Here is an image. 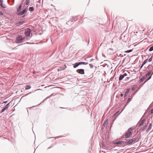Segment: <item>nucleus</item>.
Listing matches in <instances>:
<instances>
[{"instance_id": "ea45409f", "label": "nucleus", "mask_w": 153, "mask_h": 153, "mask_svg": "<svg viewBox=\"0 0 153 153\" xmlns=\"http://www.w3.org/2000/svg\"><path fill=\"white\" fill-rule=\"evenodd\" d=\"M150 113L151 114H153V108H152L150 111Z\"/></svg>"}, {"instance_id": "603ef678", "label": "nucleus", "mask_w": 153, "mask_h": 153, "mask_svg": "<svg viewBox=\"0 0 153 153\" xmlns=\"http://www.w3.org/2000/svg\"><path fill=\"white\" fill-rule=\"evenodd\" d=\"M93 60V59H91V61H92V60Z\"/></svg>"}, {"instance_id": "c03bdc74", "label": "nucleus", "mask_w": 153, "mask_h": 153, "mask_svg": "<svg viewBox=\"0 0 153 153\" xmlns=\"http://www.w3.org/2000/svg\"><path fill=\"white\" fill-rule=\"evenodd\" d=\"M143 65H143V64L142 63V65L141 66L140 68V69L142 68V67L143 66Z\"/></svg>"}, {"instance_id": "5fc2aeb1", "label": "nucleus", "mask_w": 153, "mask_h": 153, "mask_svg": "<svg viewBox=\"0 0 153 153\" xmlns=\"http://www.w3.org/2000/svg\"><path fill=\"white\" fill-rule=\"evenodd\" d=\"M52 137H50L49 138H51Z\"/></svg>"}, {"instance_id": "aec40b11", "label": "nucleus", "mask_w": 153, "mask_h": 153, "mask_svg": "<svg viewBox=\"0 0 153 153\" xmlns=\"http://www.w3.org/2000/svg\"><path fill=\"white\" fill-rule=\"evenodd\" d=\"M29 10L30 11H33L34 10V8L33 7H30L29 8Z\"/></svg>"}, {"instance_id": "c9c22d12", "label": "nucleus", "mask_w": 153, "mask_h": 153, "mask_svg": "<svg viewBox=\"0 0 153 153\" xmlns=\"http://www.w3.org/2000/svg\"><path fill=\"white\" fill-rule=\"evenodd\" d=\"M33 44L34 43H33V42L30 43L29 42H27L26 43L24 44Z\"/></svg>"}, {"instance_id": "a878e982", "label": "nucleus", "mask_w": 153, "mask_h": 153, "mask_svg": "<svg viewBox=\"0 0 153 153\" xmlns=\"http://www.w3.org/2000/svg\"><path fill=\"white\" fill-rule=\"evenodd\" d=\"M26 4V5H28L29 3V0H25Z\"/></svg>"}, {"instance_id": "2eb2a0df", "label": "nucleus", "mask_w": 153, "mask_h": 153, "mask_svg": "<svg viewBox=\"0 0 153 153\" xmlns=\"http://www.w3.org/2000/svg\"><path fill=\"white\" fill-rule=\"evenodd\" d=\"M152 123H150L149 126V127H148V128L146 130V132H148L152 128Z\"/></svg>"}, {"instance_id": "ddd939ff", "label": "nucleus", "mask_w": 153, "mask_h": 153, "mask_svg": "<svg viewBox=\"0 0 153 153\" xmlns=\"http://www.w3.org/2000/svg\"><path fill=\"white\" fill-rule=\"evenodd\" d=\"M130 89L129 88H128L126 90V91L125 92V94L124 95L125 97H126L128 95V93L130 91Z\"/></svg>"}, {"instance_id": "72a5a7b5", "label": "nucleus", "mask_w": 153, "mask_h": 153, "mask_svg": "<svg viewBox=\"0 0 153 153\" xmlns=\"http://www.w3.org/2000/svg\"><path fill=\"white\" fill-rule=\"evenodd\" d=\"M147 127V125H145L143 128L142 129V130L143 131L144 130L146 127Z\"/></svg>"}, {"instance_id": "423d86ee", "label": "nucleus", "mask_w": 153, "mask_h": 153, "mask_svg": "<svg viewBox=\"0 0 153 153\" xmlns=\"http://www.w3.org/2000/svg\"><path fill=\"white\" fill-rule=\"evenodd\" d=\"M25 22L22 19L20 21L17 22L16 24V26H19L21 25L23 23H24Z\"/></svg>"}, {"instance_id": "f704fd0d", "label": "nucleus", "mask_w": 153, "mask_h": 153, "mask_svg": "<svg viewBox=\"0 0 153 153\" xmlns=\"http://www.w3.org/2000/svg\"><path fill=\"white\" fill-rule=\"evenodd\" d=\"M83 65H86L88 64V63L86 62H82Z\"/></svg>"}, {"instance_id": "a211bd4d", "label": "nucleus", "mask_w": 153, "mask_h": 153, "mask_svg": "<svg viewBox=\"0 0 153 153\" xmlns=\"http://www.w3.org/2000/svg\"><path fill=\"white\" fill-rule=\"evenodd\" d=\"M75 21V19H71V20H70V21H69L67 23V24L69 25V23H71V22H73L74 21Z\"/></svg>"}, {"instance_id": "3c124183", "label": "nucleus", "mask_w": 153, "mask_h": 153, "mask_svg": "<svg viewBox=\"0 0 153 153\" xmlns=\"http://www.w3.org/2000/svg\"><path fill=\"white\" fill-rule=\"evenodd\" d=\"M23 44H22L21 45H19L18 46H19V45H23Z\"/></svg>"}, {"instance_id": "e433bc0d", "label": "nucleus", "mask_w": 153, "mask_h": 153, "mask_svg": "<svg viewBox=\"0 0 153 153\" xmlns=\"http://www.w3.org/2000/svg\"><path fill=\"white\" fill-rule=\"evenodd\" d=\"M78 63L79 65H82L83 64L82 62H78Z\"/></svg>"}, {"instance_id": "7c9ffc66", "label": "nucleus", "mask_w": 153, "mask_h": 153, "mask_svg": "<svg viewBox=\"0 0 153 153\" xmlns=\"http://www.w3.org/2000/svg\"><path fill=\"white\" fill-rule=\"evenodd\" d=\"M131 98H129L128 99L126 104H128V103H129L130 102V101H131Z\"/></svg>"}, {"instance_id": "7ed1b4c3", "label": "nucleus", "mask_w": 153, "mask_h": 153, "mask_svg": "<svg viewBox=\"0 0 153 153\" xmlns=\"http://www.w3.org/2000/svg\"><path fill=\"white\" fill-rule=\"evenodd\" d=\"M143 117L144 115L141 118L140 120L139 121V122H138L137 124V126H138L139 127H140L141 126H142L143 125V123H144V122L146 121V120L144 119L142 120L141 122H140L141 120L143 119Z\"/></svg>"}, {"instance_id": "49530a36", "label": "nucleus", "mask_w": 153, "mask_h": 153, "mask_svg": "<svg viewBox=\"0 0 153 153\" xmlns=\"http://www.w3.org/2000/svg\"><path fill=\"white\" fill-rule=\"evenodd\" d=\"M151 76H150L149 77V78H148V79L147 80H149V79L151 78Z\"/></svg>"}, {"instance_id": "de8ad7c7", "label": "nucleus", "mask_w": 153, "mask_h": 153, "mask_svg": "<svg viewBox=\"0 0 153 153\" xmlns=\"http://www.w3.org/2000/svg\"><path fill=\"white\" fill-rule=\"evenodd\" d=\"M137 91H137H134V93H136Z\"/></svg>"}, {"instance_id": "6ab92c4d", "label": "nucleus", "mask_w": 153, "mask_h": 153, "mask_svg": "<svg viewBox=\"0 0 153 153\" xmlns=\"http://www.w3.org/2000/svg\"><path fill=\"white\" fill-rule=\"evenodd\" d=\"M108 123V120H106L103 123V126H106Z\"/></svg>"}, {"instance_id": "b1692460", "label": "nucleus", "mask_w": 153, "mask_h": 153, "mask_svg": "<svg viewBox=\"0 0 153 153\" xmlns=\"http://www.w3.org/2000/svg\"><path fill=\"white\" fill-rule=\"evenodd\" d=\"M10 106V103H8L7 104L4 108L6 109H7Z\"/></svg>"}, {"instance_id": "473e14b6", "label": "nucleus", "mask_w": 153, "mask_h": 153, "mask_svg": "<svg viewBox=\"0 0 153 153\" xmlns=\"http://www.w3.org/2000/svg\"><path fill=\"white\" fill-rule=\"evenodd\" d=\"M53 94H51V95L50 96V97H47L46 99H45L44 100H43V101L42 102H44V101H45V100L47 99V98H48V97H51V96H53Z\"/></svg>"}, {"instance_id": "4468645a", "label": "nucleus", "mask_w": 153, "mask_h": 153, "mask_svg": "<svg viewBox=\"0 0 153 153\" xmlns=\"http://www.w3.org/2000/svg\"><path fill=\"white\" fill-rule=\"evenodd\" d=\"M132 139L133 140L134 143H135L136 142H137L139 140V139L137 137H133V138H132Z\"/></svg>"}, {"instance_id": "dca6fc26", "label": "nucleus", "mask_w": 153, "mask_h": 153, "mask_svg": "<svg viewBox=\"0 0 153 153\" xmlns=\"http://www.w3.org/2000/svg\"><path fill=\"white\" fill-rule=\"evenodd\" d=\"M123 142V141H118L117 142H114V144H120L122 143Z\"/></svg>"}, {"instance_id": "412c9836", "label": "nucleus", "mask_w": 153, "mask_h": 153, "mask_svg": "<svg viewBox=\"0 0 153 153\" xmlns=\"http://www.w3.org/2000/svg\"><path fill=\"white\" fill-rule=\"evenodd\" d=\"M31 88V87L30 85H27L25 87V89L27 90L30 89Z\"/></svg>"}, {"instance_id": "4be33fe9", "label": "nucleus", "mask_w": 153, "mask_h": 153, "mask_svg": "<svg viewBox=\"0 0 153 153\" xmlns=\"http://www.w3.org/2000/svg\"><path fill=\"white\" fill-rule=\"evenodd\" d=\"M146 79V77L145 76H143L142 77L140 80V82H143V81Z\"/></svg>"}, {"instance_id": "1a4fd4ad", "label": "nucleus", "mask_w": 153, "mask_h": 153, "mask_svg": "<svg viewBox=\"0 0 153 153\" xmlns=\"http://www.w3.org/2000/svg\"><path fill=\"white\" fill-rule=\"evenodd\" d=\"M27 9H25L23 10L22 11H20L19 12V13H18V14H17V15L18 16H22V15L23 14H24L26 11L27 10Z\"/></svg>"}, {"instance_id": "a18cd8bd", "label": "nucleus", "mask_w": 153, "mask_h": 153, "mask_svg": "<svg viewBox=\"0 0 153 153\" xmlns=\"http://www.w3.org/2000/svg\"><path fill=\"white\" fill-rule=\"evenodd\" d=\"M7 102V101H4V102H3V103H6Z\"/></svg>"}, {"instance_id": "37998d69", "label": "nucleus", "mask_w": 153, "mask_h": 153, "mask_svg": "<svg viewBox=\"0 0 153 153\" xmlns=\"http://www.w3.org/2000/svg\"><path fill=\"white\" fill-rule=\"evenodd\" d=\"M120 96L121 97H123V94L122 93L120 94Z\"/></svg>"}, {"instance_id": "f3484780", "label": "nucleus", "mask_w": 153, "mask_h": 153, "mask_svg": "<svg viewBox=\"0 0 153 153\" xmlns=\"http://www.w3.org/2000/svg\"><path fill=\"white\" fill-rule=\"evenodd\" d=\"M73 68H75L77 67L79 65L78 63V62H76L74 64H73Z\"/></svg>"}, {"instance_id": "864d4df0", "label": "nucleus", "mask_w": 153, "mask_h": 153, "mask_svg": "<svg viewBox=\"0 0 153 153\" xmlns=\"http://www.w3.org/2000/svg\"><path fill=\"white\" fill-rule=\"evenodd\" d=\"M14 49H16V48H14Z\"/></svg>"}, {"instance_id": "5701e85b", "label": "nucleus", "mask_w": 153, "mask_h": 153, "mask_svg": "<svg viewBox=\"0 0 153 153\" xmlns=\"http://www.w3.org/2000/svg\"><path fill=\"white\" fill-rule=\"evenodd\" d=\"M132 51H133L132 50L130 49V50H128L126 51H124V52L126 53H129L132 52Z\"/></svg>"}, {"instance_id": "09e8293b", "label": "nucleus", "mask_w": 153, "mask_h": 153, "mask_svg": "<svg viewBox=\"0 0 153 153\" xmlns=\"http://www.w3.org/2000/svg\"><path fill=\"white\" fill-rule=\"evenodd\" d=\"M25 15H24L23 16H22V17H25Z\"/></svg>"}, {"instance_id": "39448f33", "label": "nucleus", "mask_w": 153, "mask_h": 153, "mask_svg": "<svg viewBox=\"0 0 153 153\" xmlns=\"http://www.w3.org/2000/svg\"><path fill=\"white\" fill-rule=\"evenodd\" d=\"M31 30L30 29L28 28L25 32V34L26 36H30Z\"/></svg>"}, {"instance_id": "79ce46f5", "label": "nucleus", "mask_w": 153, "mask_h": 153, "mask_svg": "<svg viewBox=\"0 0 153 153\" xmlns=\"http://www.w3.org/2000/svg\"><path fill=\"white\" fill-rule=\"evenodd\" d=\"M3 0H0V4H2V3H3Z\"/></svg>"}, {"instance_id": "58836bf2", "label": "nucleus", "mask_w": 153, "mask_h": 153, "mask_svg": "<svg viewBox=\"0 0 153 153\" xmlns=\"http://www.w3.org/2000/svg\"><path fill=\"white\" fill-rule=\"evenodd\" d=\"M3 15V13H2V12L0 11V16Z\"/></svg>"}, {"instance_id": "393cba45", "label": "nucleus", "mask_w": 153, "mask_h": 153, "mask_svg": "<svg viewBox=\"0 0 153 153\" xmlns=\"http://www.w3.org/2000/svg\"><path fill=\"white\" fill-rule=\"evenodd\" d=\"M153 55L149 59V62H151L152 61V59H153Z\"/></svg>"}, {"instance_id": "6e6552de", "label": "nucleus", "mask_w": 153, "mask_h": 153, "mask_svg": "<svg viewBox=\"0 0 153 153\" xmlns=\"http://www.w3.org/2000/svg\"><path fill=\"white\" fill-rule=\"evenodd\" d=\"M76 72L78 73L82 74H85L84 70L83 69H77L76 71Z\"/></svg>"}, {"instance_id": "c85d7f7f", "label": "nucleus", "mask_w": 153, "mask_h": 153, "mask_svg": "<svg viewBox=\"0 0 153 153\" xmlns=\"http://www.w3.org/2000/svg\"><path fill=\"white\" fill-rule=\"evenodd\" d=\"M137 85H135L133 87H132V90L133 91H134V90H135V89L137 87Z\"/></svg>"}, {"instance_id": "cd10ccee", "label": "nucleus", "mask_w": 153, "mask_h": 153, "mask_svg": "<svg viewBox=\"0 0 153 153\" xmlns=\"http://www.w3.org/2000/svg\"><path fill=\"white\" fill-rule=\"evenodd\" d=\"M0 4L2 7L4 8H5L6 7V6L5 5H3L2 3V4Z\"/></svg>"}, {"instance_id": "8fccbe9b", "label": "nucleus", "mask_w": 153, "mask_h": 153, "mask_svg": "<svg viewBox=\"0 0 153 153\" xmlns=\"http://www.w3.org/2000/svg\"><path fill=\"white\" fill-rule=\"evenodd\" d=\"M50 148H51V147H48V149H50Z\"/></svg>"}, {"instance_id": "a19ab883", "label": "nucleus", "mask_w": 153, "mask_h": 153, "mask_svg": "<svg viewBox=\"0 0 153 153\" xmlns=\"http://www.w3.org/2000/svg\"><path fill=\"white\" fill-rule=\"evenodd\" d=\"M89 66H90V67L91 68H92L93 67V65L91 64H89Z\"/></svg>"}, {"instance_id": "9d476101", "label": "nucleus", "mask_w": 153, "mask_h": 153, "mask_svg": "<svg viewBox=\"0 0 153 153\" xmlns=\"http://www.w3.org/2000/svg\"><path fill=\"white\" fill-rule=\"evenodd\" d=\"M127 75V74L126 73H124L123 74L120 75L119 77V81H120L122 80L123 78L126 76Z\"/></svg>"}, {"instance_id": "c756f323", "label": "nucleus", "mask_w": 153, "mask_h": 153, "mask_svg": "<svg viewBox=\"0 0 153 153\" xmlns=\"http://www.w3.org/2000/svg\"><path fill=\"white\" fill-rule=\"evenodd\" d=\"M6 109L4 107V108H3L2 110H1V111L0 112V113H2L4 111L6 110Z\"/></svg>"}, {"instance_id": "0eeeda50", "label": "nucleus", "mask_w": 153, "mask_h": 153, "mask_svg": "<svg viewBox=\"0 0 153 153\" xmlns=\"http://www.w3.org/2000/svg\"><path fill=\"white\" fill-rule=\"evenodd\" d=\"M120 112H119V111H117L116 112L113 116V118H114V120H113V121L112 122V123L111 124H113V123L115 120V119H116V118L119 115V114H120Z\"/></svg>"}, {"instance_id": "f03ea898", "label": "nucleus", "mask_w": 153, "mask_h": 153, "mask_svg": "<svg viewBox=\"0 0 153 153\" xmlns=\"http://www.w3.org/2000/svg\"><path fill=\"white\" fill-rule=\"evenodd\" d=\"M24 39L20 35H19L16 40V43H20L23 42Z\"/></svg>"}, {"instance_id": "f8f14e48", "label": "nucleus", "mask_w": 153, "mask_h": 153, "mask_svg": "<svg viewBox=\"0 0 153 153\" xmlns=\"http://www.w3.org/2000/svg\"><path fill=\"white\" fill-rule=\"evenodd\" d=\"M133 143H134L133 140L132 139L130 140L129 141L126 142V144L127 145H131Z\"/></svg>"}, {"instance_id": "20e7f679", "label": "nucleus", "mask_w": 153, "mask_h": 153, "mask_svg": "<svg viewBox=\"0 0 153 153\" xmlns=\"http://www.w3.org/2000/svg\"><path fill=\"white\" fill-rule=\"evenodd\" d=\"M147 68L149 70V71L147 74L146 75V77H147L152 72V70H153V67L152 66L149 65L147 67Z\"/></svg>"}, {"instance_id": "9b49d317", "label": "nucleus", "mask_w": 153, "mask_h": 153, "mask_svg": "<svg viewBox=\"0 0 153 153\" xmlns=\"http://www.w3.org/2000/svg\"><path fill=\"white\" fill-rule=\"evenodd\" d=\"M22 5L21 4H20L18 8H16V14H18L19 12H20L22 10Z\"/></svg>"}, {"instance_id": "2f4dec72", "label": "nucleus", "mask_w": 153, "mask_h": 153, "mask_svg": "<svg viewBox=\"0 0 153 153\" xmlns=\"http://www.w3.org/2000/svg\"><path fill=\"white\" fill-rule=\"evenodd\" d=\"M153 50V46L151 47L149 49V51H151Z\"/></svg>"}, {"instance_id": "f257e3e1", "label": "nucleus", "mask_w": 153, "mask_h": 153, "mask_svg": "<svg viewBox=\"0 0 153 153\" xmlns=\"http://www.w3.org/2000/svg\"><path fill=\"white\" fill-rule=\"evenodd\" d=\"M131 128H129L125 134L122 136V137H124V136L126 138H128L130 137L132 134V132L131 131Z\"/></svg>"}, {"instance_id": "4c0bfd02", "label": "nucleus", "mask_w": 153, "mask_h": 153, "mask_svg": "<svg viewBox=\"0 0 153 153\" xmlns=\"http://www.w3.org/2000/svg\"><path fill=\"white\" fill-rule=\"evenodd\" d=\"M122 143V144L124 145H127L126 144V142H124L123 141V143Z\"/></svg>"}, {"instance_id": "bb28decb", "label": "nucleus", "mask_w": 153, "mask_h": 153, "mask_svg": "<svg viewBox=\"0 0 153 153\" xmlns=\"http://www.w3.org/2000/svg\"><path fill=\"white\" fill-rule=\"evenodd\" d=\"M147 61H148V59L145 60L144 61L143 63V65H145L146 63L147 62Z\"/></svg>"}]
</instances>
